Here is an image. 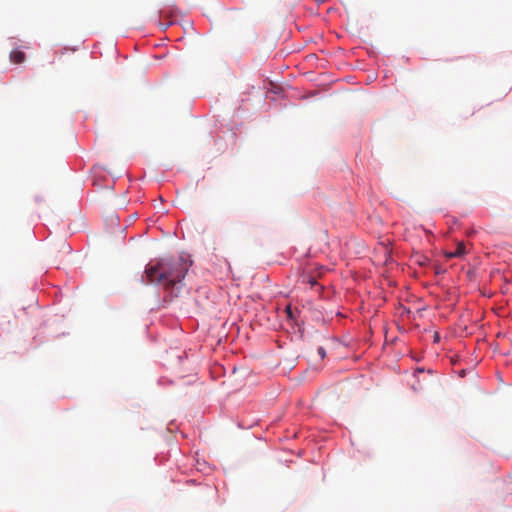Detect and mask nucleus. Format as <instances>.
Instances as JSON below:
<instances>
[{"label": "nucleus", "instance_id": "1", "mask_svg": "<svg viewBox=\"0 0 512 512\" xmlns=\"http://www.w3.org/2000/svg\"><path fill=\"white\" fill-rule=\"evenodd\" d=\"M190 263L182 257L177 261H161L156 265H151L145 270L148 283L162 284L166 289L180 283L188 269Z\"/></svg>", "mask_w": 512, "mask_h": 512}, {"label": "nucleus", "instance_id": "2", "mask_svg": "<svg viewBox=\"0 0 512 512\" xmlns=\"http://www.w3.org/2000/svg\"><path fill=\"white\" fill-rule=\"evenodd\" d=\"M26 59V55L23 51L13 50L10 53V61L15 64H21Z\"/></svg>", "mask_w": 512, "mask_h": 512}, {"label": "nucleus", "instance_id": "3", "mask_svg": "<svg viewBox=\"0 0 512 512\" xmlns=\"http://www.w3.org/2000/svg\"><path fill=\"white\" fill-rule=\"evenodd\" d=\"M317 278L318 277L316 275H314V271H310L309 273L304 274L302 276V282L310 284L311 287H314L318 284Z\"/></svg>", "mask_w": 512, "mask_h": 512}, {"label": "nucleus", "instance_id": "4", "mask_svg": "<svg viewBox=\"0 0 512 512\" xmlns=\"http://www.w3.org/2000/svg\"><path fill=\"white\" fill-rule=\"evenodd\" d=\"M465 254V245L463 242H459L457 244V247L454 251V255H457V257H461Z\"/></svg>", "mask_w": 512, "mask_h": 512}, {"label": "nucleus", "instance_id": "5", "mask_svg": "<svg viewBox=\"0 0 512 512\" xmlns=\"http://www.w3.org/2000/svg\"><path fill=\"white\" fill-rule=\"evenodd\" d=\"M325 271H326V268L324 266H316L314 275H316L319 278L324 274Z\"/></svg>", "mask_w": 512, "mask_h": 512}, {"label": "nucleus", "instance_id": "6", "mask_svg": "<svg viewBox=\"0 0 512 512\" xmlns=\"http://www.w3.org/2000/svg\"><path fill=\"white\" fill-rule=\"evenodd\" d=\"M317 351H318L319 356H320L322 359H324V358H325V356H326V351H325V349H324L323 347H319Z\"/></svg>", "mask_w": 512, "mask_h": 512}, {"label": "nucleus", "instance_id": "7", "mask_svg": "<svg viewBox=\"0 0 512 512\" xmlns=\"http://www.w3.org/2000/svg\"><path fill=\"white\" fill-rule=\"evenodd\" d=\"M445 257H446L447 259H452V258L457 257V255H454V251H452V252H446V253H445Z\"/></svg>", "mask_w": 512, "mask_h": 512}, {"label": "nucleus", "instance_id": "8", "mask_svg": "<svg viewBox=\"0 0 512 512\" xmlns=\"http://www.w3.org/2000/svg\"><path fill=\"white\" fill-rule=\"evenodd\" d=\"M286 313H287L288 318L291 319L293 317L292 310H291L290 306H287Z\"/></svg>", "mask_w": 512, "mask_h": 512}]
</instances>
